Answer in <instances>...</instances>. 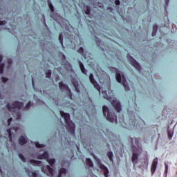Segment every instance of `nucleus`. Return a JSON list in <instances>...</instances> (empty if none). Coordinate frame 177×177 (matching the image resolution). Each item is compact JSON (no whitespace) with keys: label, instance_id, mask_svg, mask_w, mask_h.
I'll return each mask as SVG.
<instances>
[{"label":"nucleus","instance_id":"1","mask_svg":"<svg viewBox=\"0 0 177 177\" xmlns=\"http://www.w3.org/2000/svg\"><path fill=\"white\" fill-rule=\"evenodd\" d=\"M60 115L62 118L64 119L67 131L71 133V135H75V124L73 122L71 119L70 118V113H65L63 111H60Z\"/></svg>","mask_w":177,"mask_h":177},{"label":"nucleus","instance_id":"2","mask_svg":"<svg viewBox=\"0 0 177 177\" xmlns=\"http://www.w3.org/2000/svg\"><path fill=\"white\" fill-rule=\"evenodd\" d=\"M102 93L103 97L109 100L111 103L112 106H113V107L115 108V110H116L118 113H120L122 110L121 103H120L119 101H117V98L115 97L113 98L109 96L106 91H102Z\"/></svg>","mask_w":177,"mask_h":177},{"label":"nucleus","instance_id":"3","mask_svg":"<svg viewBox=\"0 0 177 177\" xmlns=\"http://www.w3.org/2000/svg\"><path fill=\"white\" fill-rule=\"evenodd\" d=\"M113 70H114L116 73V80L118 82L123 85L125 91H129V86H128V82H127V79H125V76H124V75H121V73H120V71L118 68H113Z\"/></svg>","mask_w":177,"mask_h":177},{"label":"nucleus","instance_id":"4","mask_svg":"<svg viewBox=\"0 0 177 177\" xmlns=\"http://www.w3.org/2000/svg\"><path fill=\"white\" fill-rule=\"evenodd\" d=\"M103 114L104 117H106V114H107L106 120L110 121V122H117V115H115L114 112H110V111H109V107L106 106H103Z\"/></svg>","mask_w":177,"mask_h":177},{"label":"nucleus","instance_id":"5","mask_svg":"<svg viewBox=\"0 0 177 177\" xmlns=\"http://www.w3.org/2000/svg\"><path fill=\"white\" fill-rule=\"evenodd\" d=\"M24 106V104L23 102H20L19 101H15L12 102L10 105V104H7L6 107L9 111L11 110H15V109H18V110H20Z\"/></svg>","mask_w":177,"mask_h":177},{"label":"nucleus","instance_id":"6","mask_svg":"<svg viewBox=\"0 0 177 177\" xmlns=\"http://www.w3.org/2000/svg\"><path fill=\"white\" fill-rule=\"evenodd\" d=\"M127 59L129 63H131V64L133 66V67H135L139 71L142 70V67L140 66V64H139V62H138V61L133 59V57H132L131 56L127 55Z\"/></svg>","mask_w":177,"mask_h":177},{"label":"nucleus","instance_id":"7","mask_svg":"<svg viewBox=\"0 0 177 177\" xmlns=\"http://www.w3.org/2000/svg\"><path fill=\"white\" fill-rule=\"evenodd\" d=\"M59 86L61 91H68V95L70 99H73V93H71V90H70V88L67 84H65L63 83V82H61L59 83Z\"/></svg>","mask_w":177,"mask_h":177},{"label":"nucleus","instance_id":"8","mask_svg":"<svg viewBox=\"0 0 177 177\" xmlns=\"http://www.w3.org/2000/svg\"><path fill=\"white\" fill-rule=\"evenodd\" d=\"M89 80L90 82L93 84L94 88L98 91L99 93H100V85L97 84V82L95 80V77L92 73L90 74L89 75Z\"/></svg>","mask_w":177,"mask_h":177},{"label":"nucleus","instance_id":"9","mask_svg":"<svg viewBox=\"0 0 177 177\" xmlns=\"http://www.w3.org/2000/svg\"><path fill=\"white\" fill-rule=\"evenodd\" d=\"M157 165H158V158H155L151 166V172L152 175H153V174L156 172V169H157Z\"/></svg>","mask_w":177,"mask_h":177},{"label":"nucleus","instance_id":"10","mask_svg":"<svg viewBox=\"0 0 177 177\" xmlns=\"http://www.w3.org/2000/svg\"><path fill=\"white\" fill-rule=\"evenodd\" d=\"M98 164L100 165V169H102V171H103L104 172V176L105 177H109V169L107 168V167L100 163V162H98Z\"/></svg>","mask_w":177,"mask_h":177},{"label":"nucleus","instance_id":"11","mask_svg":"<svg viewBox=\"0 0 177 177\" xmlns=\"http://www.w3.org/2000/svg\"><path fill=\"white\" fill-rule=\"evenodd\" d=\"M138 160H139V153H138V152H136L135 150H133L131 161L134 165L136 164H138Z\"/></svg>","mask_w":177,"mask_h":177},{"label":"nucleus","instance_id":"12","mask_svg":"<svg viewBox=\"0 0 177 177\" xmlns=\"http://www.w3.org/2000/svg\"><path fill=\"white\" fill-rule=\"evenodd\" d=\"M48 158H49V153L48 151H45L43 154L37 156L38 160H48Z\"/></svg>","mask_w":177,"mask_h":177},{"label":"nucleus","instance_id":"13","mask_svg":"<svg viewBox=\"0 0 177 177\" xmlns=\"http://www.w3.org/2000/svg\"><path fill=\"white\" fill-rule=\"evenodd\" d=\"M72 84H73V86L75 88L76 92H77V93H80V84H78V81L75 80H72Z\"/></svg>","mask_w":177,"mask_h":177},{"label":"nucleus","instance_id":"14","mask_svg":"<svg viewBox=\"0 0 177 177\" xmlns=\"http://www.w3.org/2000/svg\"><path fill=\"white\" fill-rule=\"evenodd\" d=\"M78 63H79L80 68L82 74H84V75H86L87 71H86V69H85V66H84V64H82V62H81V61H79Z\"/></svg>","mask_w":177,"mask_h":177},{"label":"nucleus","instance_id":"15","mask_svg":"<svg viewBox=\"0 0 177 177\" xmlns=\"http://www.w3.org/2000/svg\"><path fill=\"white\" fill-rule=\"evenodd\" d=\"M19 143L23 146V145H26V143H27V139L25 138L24 136H21L19 139Z\"/></svg>","mask_w":177,"mask_h":177},{"label":"nucleus","instance_id":"16","mask_svg":"<svg viewBox=\"0 0 177 177\" xmlns=\"http://www.w3.org/2000/svg\"><path fill=\"white\" fill-rule=\"evenodd\" d=\"M157 31H158V26H157V24H154L153 26L152 37H156Z\"/></svg>","mask_w":177,"mask_h":177},{"label":"nucleus","instance_id":"17","mask_svg":"<svg viewBox=\"0 0 177 177\" xmlns=\"http://www.w3.org/2000/svg\"><path fill=\"white\" fill-rule=\"evenodd\" d=\"M67 174V169L66 168H62L59 171L58 177H62V175H66Z\"/></svg>","mask_w":177,"mask_h":177},{"label":"nucleus","instance_id":"18","mask_svg":"<svg viewBox=\"0 0 177 177\" xmlns=\"http://www.w3.org/2000/svg\"><path fill=\"white\" fill-rule=\"evenodd\" d=\"M30 162H32V164H35V165H41L42 164L41 161L36 160L34 159L30 160Z\"/></svg>","mask_w":177,"mask_h":177},{"label":"nucleus","instance_id":"19","mask_svg":"<svg viewBox=\"0 0 177 177\" xmlns=\"http://www.w3.org/2000/svg\"><path fill=\"white\" fill-rule=\"evenodd\" d=\"M48 3L50 8V12H55V7L53 6V4H52V2H50V0L48 1Z\"/></svg>","mask_w":177,"mask_h":177},{"label":"nucleus","instance_id":"20","mask_svg":"<svg viewBox=\"0 0 177 177\" xmlns=\"http://www.w3.org/2000/svg\"><path fill=\"white\" fill-rule=\"evenodd\" d=\"M78 53H80L82 56H83L84 57V59H86V56H85V55H84V48L80 47L78 50H77Z\"/></svg>","mask_w":177,"mask_h":177},{"label":"nucleus","instance_id":"21","mask_svg":"<svg viewBox=\"0 0 177 177\" xmlns=\"http://www.w3.org/2000/svg\"><path fill=\"white\" fill-rule=\"evenodd\" d=\"M47 171H48L50 175L51 176H53V172H55V171L52 169V167H50V166L47 165Z\"/></svg>","mask_w":177,"mask_h":177},{"label":"nucleus","instance_id":"22","mask_svg":"<svg viewBox=\"0 0 177 177\" xmlns=\"http://www.w3.org/2000/svg\"><path fill=\"white\" fill-rule=\"evenodd\" d=\"M26 174H28V175L30 177H37V176H38V174L35 172L26 171Z\"/></svg>","mask_w":177,"mask_h":177},{"label":"nucleus","instance_id":"23","mask_svg":"<svg viewBox=\"0 0 177 177\" xmlns=\"http://www.w3.org/2000/svg\"><path fill=\"white\" fill-rule=\"evenodd\" d=\"M7 132L8 133V138L10 139V142H12V129H8Z\"/></svg>","mask_w":177,"mask_h":177},{"label":"nucleus","instance_id":"24","mask_svg":"<svg viewBox=\"0 0 177 177\" xmlns=\"http://www.w3.org/2000/svg\"><path fill=\"white\" fill-rule=\"evenodd\" d=\"M86 162L88 167H93V162L90 158H87Z\"/></svg>","mask_w":177,"mask_h":177},{"label":"nucleus","instance_id":"25","mask_svg":"<svg viewBox=\"0 0 177 177\" xmlns=\"http://www.w3.org/2000/svg\"><path fill=\"white\" fill-rule=\"evenodd\" d=\"M107 156H108V157H109L110 161H111V162H113V152H111V151H108Z\"/></svg>","mask_w":177,"mask_h":177},{"label":"nucleus","instance_id":"26","mask_svg":"<svg viewBox=\"0 0 177 177\" xmlns=\"http://www.w3.org/2000/svg\"><path fill=\"white\" fill-rule=\"evenodd\" d=\"M47 161L48 162V164H50L51 167H53V165H55V162H56V160L55 159H48L47 160Z\"/></svg>","mask_w":177,"mask_h":177},{"label":"nucleus","instance_id":"27","mask_svg":"<svg viewBox=\"0 0 177 177\" xmlns=\"http://www.w3.org/2000/svg\"><path fill=\"white\" fill-rule=\"evenodd\" d=\"M35 147H37V149H42V147H45V145L43 144H39V142H36Z\"/></svg>","mask_w":177,"mask_h":177},{"label":"nucleus","instance_id":"28","mask_svg":"<svg viewBox=\"0 0 177 177\" xmlns=\"http://www.w3.org/2000/svg\"><path fill=\"white\" fill-rule=\"evenodd\" d=\"M168 138L169 139V140H171L172 139V137L174 136V131H171L169 130H168Z\"/></svg>","mask_w":177,"mask_h":177},{"label":"nucleus","instance_id":"29","mask_svg":"<svg viewBox=\"0 0 177 177\" xmlns=\"http://www.w3.org/2000/svg\"><path fill=\"white\" fill-rule=\"evenodd\" d=\"M30 106H31V101H29L28 103H27L26 106L24 108V110H28Z\"/></svg>","mask_w":177,"mask_h":177},{"label":"nucleus","instance_id":"30","mask_svg":"<svg viewBox=\"0 0 177 177\" xmlns=\"http://www.w3.org/2000/svg\"><path fill=\"white\" fill-rule=\"evenodd\" d=\"M165 174L168 175V164H167V162H165Z\"/></svg>","mask_w":177,"mask_h":177},{"label":"nucleus","instance_id":"31","mask_svg":"<svg viewBox=\"0 0 177 177\" xmlns=\"http://www.w3.org/2000/svg\"><path fill=\"white\" fill-rule=\"evenodd\" d=\"M86 15H91V7L89 6H86Z\"/></svg>","mask_w":177,"mask_h":177},{"label":"nucleus","instance_id":"32","mask_svg":"<svg viewBox=\"0 0 177 177\" xmlns=\"http://www.w3.org/2000/svg\"><path fill=\"white\" fill-rule=\"evenodd\" d=\"M52 75V71L48 70L46 73V78H50V76Z\"/></svg>","mask_w":177,"mask_h":177},{"label":"nucleus","instance_id":"33","mask_svg":"<svg viewBox=\"0 0 177 177\" xmlns=\"http://www.w3.org/2000/svg\"><path fill=\"white\" fill-rule=\"evenodd\" d=\"M4 67H5V64L2 63L1 65H0V74H3Z\"/></svg>","mask_w":177,"mask_h":177},{"label":"nucleus","instance_id":"34","mask_svg":"<svg viewBox=\"0 0 177 177\" xmlns=\"http://www.w3.org/2000/svg\"><path fill=\"white\" fill-rule=\"evenodd\" d=\"M19 157L21 160V161H23V162H26V158L24 157V156H23V154L19 153Z\"/></svg>","mask_w":177,"mask_h":177},{"label":"nucleus","instance_id":"35","mask_svg":"<svg viewBox=\"0 0 177 177\" xmlns=\"http://www.w3.org/2000/svg\"><path fill=\"white\" fill-rule=\"evenodd\" d=\"M95 38L97 45H100V44H102V40H100V39L97 38L96 36L95 37Z\"/></svg>","mask_w":177,"mask_h":177},{"label":"nucleus","instance_id":"36","mask_svg":"<svg viewBox=\"0 0 177 177\" xmlns=\"http://www.w3.org/2000/svg\"><path fill=\"white\" fill-rule=\"evenodd\" d=\"M59 39L62 46H63V35H59Z\"/></svg>","mask_w":177,"mask_h":177},{"label":"nucleus","instance_id":"37","mask_svg":"<svg viewBox=\"0 0 177 177\" xmlns=\"http://www.w3.org/2000/svg\"><path fill=\"white\" fill-rule=\"evenodd\" d=\"M61 56H62V63H64V62H66V55H64L63 53H61Z\"/></svg>","mask_w":177,"mask_h":177},{"label":"nucleus","instance_id":"38","mask_svg":"<svg viewBox=\"0 0 177 177\" xmlns=\"http://www.w3.org/2000/svg\"><path fill=\"white\" fill-rule=\"evenodd\" d=\"M21 118V114L20 113V112H18L17 113V120H20Z\"/></svg>","mask_w":177,"mask_h":177},{"label":"nucleus","instance_id":"39","mask_svg":"<svg viewBox=\"0 0 177 177\" xmlns=\"http://www.w3.org/2000/svg\"><path fill=\"white\" fill-rule=\"evenodd\" d=\"M13 120V118H10L8 120V126L10 125V122Z\"/></svg>","mask_w":177,"mask_h":177},{"label":"nucleus","instance_id":"40","mask_svg":"<svg viewBox=\"0 0 177 177\" xmlns=\"http://www.w3.org/2000/svg\"><path fill=\"white\" fill-rule=\"evenodd\" d=\"M6 24V21H1L0 20V26H3Z\"/></svg>","mask_w":177,"mask_h":177},{"label":"nucleus","instance_id":"41","mask_svg":"<svg viewBox=\"0 0 177 177\" xmlns=\"http://www.w3.org/2000/svg\"><path fill=\"white\" fill-rule=\"evenodd\" d=\"M8 64H9L10 66V64H12L13 63V62L12 61L11 59H8L7 61Z\"/></svg>","mask_w":177,"mask_h":177},{"label":"nucleus","instance_id":"42","mask_svg":"<svg viewBox=\"0 0 177 177\" xmlns=\"http://www.w3.org/2000/svg\"><path fill=\"white\" fill-rule=\"evenodd\" d=\"M1 80H2V82H7V81H8V79L7 77H2Z\"/></svg>","mask_w":177,"mask_h":177},{"label":"nucleus","instance_id":"43","mask_svg":"<svg viewBox=\"0 0 177 177\" xmlns=\"http://www.w3.org/2000/svg\"><path fill=\"white\" fill-rule=\"evenodd\" d=\"M115 5L118 6V5H120V3H121V2L120 1V0H115Z\"/></svg>","mask_w":177,"mask_h":177},{"label":"nucleus","instance_id":"44","mask_svg":"<svg viewBox=\"0 0 177 177\" xmlns=\"http://www.w3.org/2000/svg\"><path fill=\"white\" fill-rule=\"evenodd\" d=\"M2 60H3V57L2 55H0V66L2 65V64H1L2 63Z\"/></svg>","mask_w":177,"mask_h":177},{"label":"nucleus","instance_id":"45","mask_svg":"<svg viewBox=\"0 0 177 177\" xmlns=\"http://www.w3.org/2000/svg\"><path fill=\"white\" fill-rule=\"evenodd\" d=\"M42 17H43V19H44V24H45V26L47 27V26H46V21H45V15H42Z\"/></svg>","mask_w":177,"mask_h":177},{"label":"nucleus","instance_id":"46","mask_svg":"<svg viewBox=\"0 0 177 177\" xmlns=\"http://www.w3.org/2000/svg\"><path fill=\"white\" fill-rule=\"evenodd\" d=\"M165 3L167 6H168V3H169V0H165Z\"/></svg>","mask_w":177,"mask_h":177},{"label":"nucleus","instance_id":"47","mask_svg":"<svg viewBox=\"0 0 177 177\" xmlns=\"http://www.w3.org/2000/svg\"><path fill=\"white\" fill-rule=\"evenodd\" d=\"M135 141H136V145H138V138H135Z\"/></svg>","mask_w":177,"mask_h":177},{"label":"nucleus","instance_id":"48","mask_svg":"<svg viewBox=\"0 0 177 177\" xmlns=\"http://www.w3.org/2000/svg\"><path fill=\"white\" fill-rule=\"evenodd\" d=\"M12 129H13L14 131H17V129H19V128H17V127H13Z\"/></svg>","mask_w":177,"mask_h":177},{"label":"nucleus","instance_id":"49","mask_svg":"<svg viewBox=\"0 0 177 177\" xmlns=\"http://www.w3.org/2000/svg\"><path fill=\"white\" fill-rule=\"evenodd\" d=\"M32 86H34V79L32 78Z\"/></svg>","mask_w":177,"mask_h":177},{"label":"nucleus","instance_id":"50","mask_svg":"<svg viewBox=\"0 0 177 177\" xmlns=\"http://www.w3.org/2000/svg\"><path fill=\"white\" fill-rule=\"evenodd\" d=\"M131 143H133V138H131Z\"/></svg>","mask_w":177,"mask_h":177},{"label":"nucleus","instance_id":"51","mask_svg":"<svg viewBox=\"0 0 177 177\" xmlns=\"http://www.w3.org/2000/svg\"><path fill=\"white\" fill-rule=\"evenodd\" d=\"M66 63H67L68 64H69V66H71L68 62L66 61Z\"/></svg>","mask_w":177,"mask_h":177},{"label":"nucleus","instance_id":"52","mask_svg":"<svg viewBox=\"0 0 177 177\" xmlns=\"http://www.w3.org/2000/svg\"><path fill=\"white\" fill-rule=\"evenodd\" d=\"M0 172L2 174V170L1 169V168H0Z\"/></svg>","mask_w":177,"mask_h":177},{"label":"nucleus","instance_id":"53","mask_svg":"<svg viewBox=\"0 0 177 177\" xmlns=\"http://www.w3.org/2000/svg\"><path fill=\"white\" fill-rule=\"evenodd\" d=\"M77 147V150H80V148L78 147Z\"/></svg>","mask_w":177,"mask_h":177},{"label":"nucleus","instance_id":"54","mask_svg":"<svg viewBox=\"0 0 177 177\" xmlns=\"http://www.w3.org/2000/svg\"><path fill=\"white\" fill-rule=\"evenodd\" d=\"M59 77H57V80H58Z\"/></svg>","mask_w":177,"mask_h":177},{"label":"nucleus","instance_id":"55","mask_svg":"<svg viewBox=\"0 0 177 177\" xmlns=\"http://www.w3.org/2000/svg\"><path fill=\"white\" fill-rule=\"evenodd\" d=\"M122 120L124 121V118H122Z\"/></svg>","mask_w":177,"mask_h":177},{"label":"nucleus","instance_id":"56","mask_svg":"<svg viewBox=\"0 0 177 177\" xmlns=\"http://www.w3.org/2000/svg\"><path fill=\"white\" fill-rule=\"evenodd\" d=\"M64 64H66V63H64Z\"/></svg>","mask_w":177,"mask_h":177}]
</instances>
